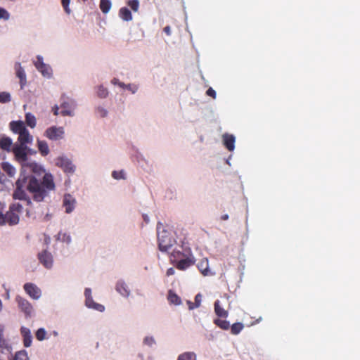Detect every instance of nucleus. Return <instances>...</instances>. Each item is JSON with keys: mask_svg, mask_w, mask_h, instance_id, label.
Returning a JSON list of instances; mask_svg holds the SVG:
<instances>
[{"mask_svg": "<svg viewBox=\"0 0 360 360\" xmlns=\"http://www.w3.org/2000/svg\"><path fill=\"white\" fill-rule=\"evenodd\" d=\"M53 176L50 173H46L41 180H39L34 175H25L20 173L15 182V188L13 193L15 200H25L27 205L32 204L31 198L26 191L31 194L32 199L36 202H41L49 195V193L55 190Z\"/></svg>", "mask_w": 360, "mask_h": 360, "instance_id": "nucleus-1", "label": "nucleus"}, {"mask_svg": "<svg viewBox=\"0 0 360 360\" xmlns=\"http://www.w3.org/2000/svg\"><path fill=\"white\" fill-rule=\"evenodd\" d=\"M157 233L159 250L161 252H168L175 243V240L160 222L157 224Z\"/></svg>", "mask_w": 360, "mask_h": 360, "instance_id": "nucleus-2", "label": "nucleus"}, {"mask_svg": "<svg viewBox=\"0 0 360 360\" xmlns=\"http://www.w3.org/2000/svg\"><path fill=\"white\" fill-rule=\"evenodd\" d=\"M9 125L11 130L13 133L18 134V141L19 144L27 146V143H32V136L22 121H12Z\"/></svg>", "mask_w": 360, "mask_h": 360, "instance_id": "nucleus-3", "label": "nucleus"}, {"mask_svg": "<svg viewBox=\"0 0 360 360\" xmlns=\"http://www.w3.org/2000/svg\"><path fill=\"white\" fill-rule=\"evenodd\" d=\"M18 309L22 311L26 318H30L34 313V308L32 304L25 297L17 295L15 298Z\"/></svg>", "mask_w": 360, "mask_h": 360, "instance_id": "nucleus-4", "label": "nucleus"}, {"mask_svg": "<svg viewBox=\"0 0 360 360\" xmlns=\"http://www.w3.org/2000/svg\"><path fill=\"white\" fill-rule=\"evenodd\" d=\"M56 165L68 174H73L75 171V166L72 164V161L64 156L57 158L56 159Z\"/></svg>", "mask_w": 360, "mask_h": 360, "instance_id": "nucleus-5", "label": "nucleus"}, {"mask_svg": "<svg viewBox=\"0 0 360 360\" xmlns=\"http://www.w3.org/2000/svg\"><path fill=\"white\" fill-rule=\"evenodd\" d=\"M195 262V259L191 251H188V255L174 264L176 268L181 271H184L193 266Z\"/></svg>", "mask_w": 360, "mask_h": 360, "instance_id": "nucleus-6", "label": "nucleus"}, {"mask_svg": "<svg viewBox=\"0 0 360 360\" xmlns=\"http://www.w3.org/2000/svg\"><path fill=\"white\" fill-rule=\"evenodd\" d=\"M44 135L50 140H59L63 137L64 129L63 127H51L45 131Z\"/></svg>", "mask_w": 360, "mask_h": 360, "instance_id": "nucleus-7", "label": "nucleus"}, {"mask_svg": "<svg viewBox=\"0 0 360 360\" xmlns=\"http://www.w3.org/2000/svg\"><path fill=\"white\" fill-rule=\"evenodd\" d=\"M27 146L25 145H15L13 148V153L18 162L27 160Z\"/></svg>", "mask_w": 360, "mask_h": 360, "instance_id": "nucleus-8", "label": "nucleus"}, {"mask_svg": "<svg viewBox=\"0 0 360 360\" xmlns=\"http://www.w3.org/2000/svg\"><path fill=\"white\" fill-rule=\"evenodd\" d=\"M25 292L33 300H38L41 295V291L35 284L32 283H26L23 285Z\"/></svg>", "mask_w": 360, "mask_h": 360, "instance_id": "nucleus-9", "label": "nucleus"}, {"mask_svg": "<svg viewBox=\"0 0 360 360\" xmlns=\"http://www.w3.org/2000/svg\"><path fill=\"white\" fill-rule=\"evenodd\" d=\"M34 66L44 76L50 77L51 68L44 63L41 56H37V60L34 61Z\"/></svg>", "mask_w": 360, "mask_h": 360, "instance_id": "nucleus-10", "label": "nucleus"}, {"mask_svg": "<svg viewBox=\"0 0 360 360\" xmlns=\"http://www.w3.org/2000/svg\"><path fill=\"white\" fill-rule=\"evenodd\" d=\"M15 75L20 79V89H22L27 84L25 72L21 64L18 62L15 64Z\"/></svg>", "mask_w": 360, "mask_h": 360, "instance_id": "nucleus-11", "label": "nucleus"}, {"mask_svg": "<svg viewBox=\"0 0 360 360\" xmlns=\"http://www.w3.org/2000/svg\"><path fill=\"white\" fill-rule=\"evenodd\" d=\"M38 258L40 262L47 269H50L53 265V257L47 250H44L39 253Z\"/></svg>", "mask_w": 360, "mask_h": 360, "instance_id": "nucleus-12", "label": "nucleus"}, {"mask_svg": "<svg viewBox=\"0 0 360 360\" xmlns=\"http://www.w3.org/2000/svg\"><path fill=\"white\" fill-rule=\"evenodd\" d=\"M75 199L70 194H65L63 198V206L67 213H70L75 208Z\"/></svg>", "mask_w": 360, "mask_h": 360, "instance_id": "nucleus-13", "label": "nucleus"}, {"mask_svg": "<svg viewBox=\"0 0 360 360\" xmlns=\"http://www.w3.org/2000/svg\"><path fill=\"white\" fill-rule=\"evenodd\" d=\"M188 251H191L190 249L186 250L184 252L181 250H174L170 255V261L174 264L177 262V261L181 260V259H184L187 255H188Z\"/></svg>", "mask_w": 360, "mask_h": 360, "instance_id": "nucleus-14", "label": "nucleus"}, {"mask_svg": "<svg viewBox=\"0 0 360 360\" xmlns=\"http://www.w3.org/2000/svg\"><path fill=\"white\" fill-rule=\"evenodd\" d=\"M21 335L23 338V345L25 347H29L32 345V337L30 330L25 327H22L20 329Z\"/></svg>", "mask_w": 360, "mask_h": 360, "instance_id": "nucleus-15", "label": "nucleus"}, {"mask_svg": "<svg viewBox=\"0 0 360 360\" xmlns=\"http://www.w3.org/2000/svg\"><path fill=\"white\" fill-rule=\"evenodd\" d=\"M223 142L225 147L232 151L235 148V137L231 134H225L223 135Z\"/></svg>", "mask_w": 360, "mask_h": 360, "instance_id": "nucleus-16", "label": "nucleus"}, {"mask_svg": "<svg viewBox=\"0 0 360 360\" xmlns=\"http://www.w3.org/2000/svg\"><path fill=\"white\" fill-rule=\"evenodd\" d=\"M214 313L218 317L220 318H227L229 316V312L227 310H225L221 306L219 300H216L214 304Z\"/></svg>", "mask_w": 360, "mask_h": 360, "instance_id": "nucleus-17", "label": "nucleus"}, {"mask_svg": "<svg viewBox=\"0 0 360 360\" xmlns=\"http://www.w3.org/2000/svg\"><path fill=\"white\" fill-rule=\"evenodd\" d=\"M198 270L203 276L210 275L209 262L207 258L202 259L197 265Z\"/></svg>", "mask_w": 360, "mask_h": 360, "instance_id": "nucleus-18", "label": "nucleus"}, {"mask_svg": "<svg viewBox=\"0 0 360 360\" xmlns=\"http://www.w3.org/2000/svg\"><path fill=\"white\" fill-rule=\"evenodd\" d=\"M72 103H69L67 101H63L61 105L60 108H62L60 113L63 116H72Z\"/></svg>", "mask_w": 360, "mask_h": 360, "instance_id": "nucleus-19", "label": "nucleus"}, {"mask_svg": "<svg viewBox=\"0 0 360 360\" xmlns=\"http://www.w3.org/2000/svg\"><path fill=\"white\" fill-rule=\"evenodd\" d=\"M19 222V215L15 212L9 210L8 212H6V223H8L10 225H15Z\"/></svg>", "mask_w": 360, "mask_h": 360, "instance_id": "nucleus-20", "label": "nucleus"}, {"mask_svg": "<svg viewBox=\"0 0 360 360\" xmlns=\"http://www.w3.org/2000/svg\"><path fill=\"white\" fill-rule=\"evenodd\" d=\"M116 290L124 297H128L130 294L129 289L123 281H118L117 283Z\"/></svg>", "mask_w": 360, "mask_h": 360, "instance_id": "nucleus-21", "label": "nucleus"}, {"mask_svg": "<svg viewBox=\"0 0 360 360\" xmlns=\"http://www.w3.org/2000/svg\"><path fill=\"white\" fill-rule=\"evenodd\" d=\"M86 305L89 308H92L94 309H96L99 311H103L105 309V307L103 305L101 304L96 303L92 297H89L88 299H86L85 300Z\"/></svg>", "mask_w": 360, "mask_h": 360, "instance_id": "nucleus-22", "label": "nucleus"}, {"mask_svg": "<svg viewBox=\"0 0 360 360\" xmlns=\"http://www.w3.org/2000/svg\"><path fill=\"white\" fill-rule=\"evenodd\" d=\"M12 146V140L7 136H3L0 139V148L2 150L10 151Z\"/></svg>", "mask_w": 360, "mask_h": 360, "instance_id": "nucleus-23", "label": "nucleus"}, {"mask_svg": "<svg viewBox=\"0 0 360 360\" xmlns=\"http://www.w3.org/2000/svg\"><path fill=\"white\" fill-rule=\"evenodd\" d=\"M1 168L10 177H13L15 174L16 170L15 167L9 162H2Z\"/></svg>", "mask_w": 360, "mask_h": 360, "instance_id": "nucleus-24", "label": "nucleus"}, {"mask_svg": "<svg viewBox=\"0 0 360 360\" xmlns=\"http://www.w3.org/2000/svg\"><path fill=\"white\" fill-rule=\"evenodd\" d=\"M37 146L41 155L46 156L49 153V146L45 141L38 140Z\"/></svg>", "mask_w": 360, "mask_h": 360, "instance_id": "nucleus-25", "label": "nucleus"}, {"mask_svg": "<svg viewBox=\"0 0 360 360\" xmlns=\"http://www.w3.org/2000/svg\"><path fill=\"white\" fill-rule=\"evenodd\" d=\"M119 15L120 17L125 21H130L132 20L131 11L126 7H122L120 9Z\"/></svg>", "mask_w": 360, "mask_h": 360, "instance_id": "nucleus-26", "label": "nucleus"}, {"mask_svg": "<svg viewBox=\"0 0 360 360\" xmlns=\"http://www.w3.org/2000/svg\"><path fill=\"white\" fill-rule=\"evenodd\" d=\"M112 6L111 1L110 0H100L99 7L103 13H108Z\"/></svg>", "mask_w": 360, "mask_h": 360, "instance_id": "nucleus-27", "label": "nucleus"}, {"mask_svg": "<svg viewBox=\"0 0 360 360\" xmlns=\"http://www.w3.org/2000/svg\"><path fill=\"white\" fill-rule=\"evenodd\" d=\"M214 323L223 330H229L230 328V323L226 320L216 319L214 320Z\"/></svg>", "mask_w": 360, "mask_h": 360, "instance_id": "nucleus-28", "label": "nucleus"}, {"mask_svg": "<svg viewBox=\"0 0 360 360\" xmlns=\"http://www.w3.org/2000/svg\"><path fill=\"white\" fill-rule=\"evenodd\" d=\"M177 360H196V355L191 352H184L178 356Z\"/></svg>", "mask_w": 360, "mask_h": 360, "instance_id": "nucleus-29", "label": "nucleus"}, {"mask_svg": "<svg viewBox=\"0 0 360 360\" xmlns=\"http://www.w3.org/2000/svg\"><path fill=\"white\" fill-rule=\"evenodd\" d=\"M25 121H26L27 124L29 127H30L31 128L35 127V126H36V118H35V117L32 114H31L30 112L26 113V115H25Z\"/></svg>", "mask_w": 360, "mask_h": 360, "instance_id": "nucleus-30", "label": "nucleus"}, {"mask_svg": "<svg viewBox=\"0 0 360 360\" xmlns=\"http://www.w3.org/2000/svg\"><path fill=\"white\" fill-rule=\"evenodd\" d=\"M243 328L244 326L242 323H235L231 326V333L233 335H238L240 333Z\"/></svg>", "mask_w": 360, "mask_h": 360, "instance_id": "nucleus-31", "label": "nucleus"}, {"mask_svg": "<svg viewBox=\"0 0 360 360\" xmlns=\"http://www.w3.org/2000/svg\"><path fill=\"white\" fill-rule=\"evenodd\" d=\"M46 331L44 330V328H42L38 329L35 334L36 338L39 341H42L44 339H46Z\"/></svg>", "mask_w": 360, "mask_h": 360, "instance_id": "nucleus-32", "label": "nucleus"}, {"mask_svg": "<svg viewBox=\"0 0 360 360\" xmlns=\"http://www.w3.org/2000/svg\"><path fill=\"white\" fill-rule=\"evenodd\" d=\"M5 351H8V345L3 335L0 333V352L4 353Z\"/></svg>", "mask_w": 360, "mask_h": 360, "instance_id": "nucleus-33", "label": "nucleus"}, {"mask_svg": "<svg viewBox=\"0 0 360 360\" xmlns=\"http://www.w3.org/2000/svg\"><path fill=\"white\" fill-rule=\"evenodd\" d=\"M11 101V95L9 93L3 91L0 93V103H6Z\"/></svg>", "mask_w": 360, "mask_h": 360, "instance_id": "nucleus-34", "label": "nucleus"}, {"mask_svg": "<svg viewBox=\"0 0 360 360\" xmlns=\"http://www.w3.org/2000/svg\"><path fill=\"white\" fill-rule=\"evenodd\" d=\"M127 5L131 8L132 11L134 12L138 11L139 8V2L138 0H129L127 2Z\"/></svg>", "mask_w": 360, "mask_h": 360, "instance_id": "nucleus-35", "label": "nucleus"}, {"mask_svg": "<svg viewBox=\"0 0 360 360\" xmlns=\"http://www.w3.org/2000/svg\"><path fill=\"white\" fill-rule=\"evenodd\" d=\"M168 299L170 302L174 303L175 304H179L181 303V299L179 298V297L174 293H172L171 292L169 294Z\"/></svg>", "mask_w": 360, "mask_h": 360, "instance_id": "nucleus-36", "label": "nucleus"}, {"mask_svg": "<svg viewBox=\"0 0 360 360\" xmlns=\"http://www.w3.org/2000/svg\"><path fill=\"white\" fill-rule=\"evenodd\" d=\"M112 176L115 179H124L125 174L123 170L121 171H113Z\"/></svg>", "mask_w": 360, "mask_h": 360, "instance_id": "nucleus-37", "label": "nucleus"}, {"mask_svg": "<svg viewBox=\"0 0 360 360\" xmlns=\"http://www.w3.org/2000/svg\"><path fill=\"white\" fill-rule=\"evenodd\" d=\"M70 3V0H61V4L64 8V11L68 15L71 13V10L69 7Z\"/></svg>", "mask_w": 360, "mask_h": 360, "instance_id": "nucleus-38", "label": "nucleus"}, {"mask_svg": "<svg viewBox=\"0 0 360 360\" xmlns=\"http://www.w3.org/2000/svg\"><path fill=\"white\" fill-rule=\"evenodd\" d=\"M10 210L15 212L17 214H19L22 210V206L20 203H14L11 205Z\"/></svg>", "mask_w": 360, "mask_h": 360, "instance_id": "nucleus-39", "label": "nucleus"}, {"mask_svg": "<svg viewBox=\"0 0 360 360\" xmlns=\"http://www.w3.org/2000/svg\"><path fill=\"white\" fill-rule=\"evenodd\" d=\"M97 93L98 96L101 98H105L108 94L107 89L104 88L102 86L98 87Z\"/></svg>", "mask_w": 360, "mask_h": 360, "instance_id": "nucleus-40", "label": "nucleus"}, {"mask_svg": "<svg viewBox=\"0 0 360 360\" xmlns=\"http://www.w3.org/2000/svg\"><path fill=\"white\" fill-rule=\"evenodd\" d=\"M9 18V13L5 8L0 7V19L8 20Z\"/></svg>", "mask_w": 360, "mask_h": 360, "instance_id": "nucleus-41", "label": "nucleus"}, {"mask_svg": "<svg viewBox=\"0 0 360 360\" xmlns=\"http://www.w3.org/2000/svg\"><path fill=\"white\" fill-rule=\"evenodd\" d=\"M155 340L153 337H146L143 340V343L148 346H152L155 344Z\"/></svg>", "mask_w": 360, "mask_h": 360, "instance_id": "nucleus-42", "label": "nucleus"}, {"mask_svg": "<svg viewBox=\"0 0 360 360\" xmlns=\"http://www.w3.org/2000/svg\"><path fill=\"white\" fill-rule=\"evenodd\" d=\"M202 300V296L200 293L197 294L195 297V307H198L200 305Z\"/></svg>", "mask_w": 360, "mask_h": 360, "instance_id": "nucleus-43", "label": "nucleus"}, {"mask_svg": "<svg viewBox=\"0 0 360 360\" xmlns=\"http://www.w3.org/2000/svg\"><path fill=\"white\" fill-rule=\"evenodd\" d=\"M206 94L209 96H211L212 98H216V91L211 87H210L207 91H206Z\"/></svg>", "mask_w": 360, "mask_h": 360, "instance_id": "nucleus-44", "label": "nucleus"}, {"mask_svg": "<svg viewBox=\"0 0 360 360\" xmlns=\"http://www.w3.org/2000/svg\"><path fill=\"white\" fill-rule=\"evenodd\" d=\"M126 89H127L128 90L131 91L133 94L136 92V91L138 89L136 86L132 85V84H127L126 86Z\"/></svg>", "mask_w": 360, "mask_h": 360, "instance_id": "nucleus-45", "label": "nucleus"}, {"mask_svg": "<svg viewBox=\"0 0 360 360\" xmlns=\"http://www.w3.org/2000/svg\"><path fill=\"white\" fill-rule=\"evenodd\" d=\"M84 295L86 299H88L89 297H92L91 296V290L90 288H86L84 290Z\"/></svg>", "mask_w": 360, "mask_h": 360, "instance_id": "nucleus-46", "label": "nucleus"}, {"mask_svg": "<svg viewBox=\"0 0 360 360\" xmlns=\"http://www.w3.org/2000/svg\"><path fill=\"white\" fill-rule=\"evenodd\" d=\"M175 274V270L174 268L171 267V268H169L167 270V272H166V275L167 276H172Z\"/></svg>", "mask_w": 360, "mask_h": 360, "instance_id": "nucleus-47", "label": "nucleus"}, {"mask_svg": "<svg viewBox=\"0 0 360 360\" xmlns=\"http://www.w3.org/2000/svg\"><path fill=\"white\" fill-rule=\"evenodd\" d=\"M163 31L167 35V36H170L171 35V28L169 26H166L164 29H163Z\"/></svg>", "mask_w": 360, "mask_h": 360, "instance_id": "nucleus-48", "label": "nucleus"}, {"mask_svg": "<svg viewBox=\"0 0 360 360\" xmlns=\"http://www.w3.org/2000/svg\"><path fill=\"white\" fill-rule=\"evenodd\" d=\"M53 112L55 115H58L59 114V108L58 107V105H55L53 108Z\"/></svg>", "mask_w": 360, "mask_h": 360, "instance_id": "nucleus-49", "label": "nucleus"}, {"mask_svg": "<svg viewBox=\"0 0 360 360\" xmlns=\"http://www.w3.org/2000/svg\"><path fill=\"white\" fill-rule=\"evenodd\" d=\"M5 181L4 174L0 171V183H3Z\"/></svg>", "mask_w": 360, "mask_h": 360, "instance_id": "nucleus-50", "label": "nucleus"}, {"mask_svg": "<svg viewBox=\"0 0 360 360\" xmlns=\"http://www.w3.org/2000/svg\"><path fill=\"white\" fill-rule=\"evenodd\" d=\"M229 219V215L228 214H223L221 217V219L223 220V221H225V220H227Z\"/></svg>", "mask_w": 360, "mask_h": 360, "instance_id": "nucleus-51", "label": "nucleus"}, {"mask_svg": "<svg viewBox=\"0 0 360 360\" xmlns=\"http://www.w3.org/2000/svg\"><path fill=\"white\" fill-rule=\"evenodd\" d=\"M143 220L146 223H148L149 222V218L147 215L146 214H143Z\"/></svg>", "mask_w": 360, "mask_h": 360, "instance_id": "nucleus-52", "label": "nucleus"}, {"mask_svg": "<svg viewBox=\"0 0 360 360\" xmlns=\"http://www.w3.org/2000/svg\"><path fill=\"white\" fill-rule=\"evenodd\" d=\"M100 111L101 113V116L104 117L107 115V111L105 110L101 109Z\"/></svg>", "mask_w": 360, "mask_h": 360, "instance_id": "nucleus-53", "label": "nucleus"}, {"mask_svg": "<svg viewBox=\"0 0 360 360\" xmlns=\"http://www.w3.org/2000/svg\"><path fill=\"white\" fill-rule=\"evenodd\" d=\"M112 82L113 84H118V83H119L120 82H119V80H118L117 79L114 78V79H112Z\"/></svg>", "mask_w": 360, "mask_h": 360, "instance_id": "nucleus-54", "label": "nucleus"}, {"mask_svg": "<svg viewBox=\"0 0 360 360\" xmlns=\"http://www.w3.org/2000/svg\"><path fill=\"white\" fill-rule=\"evenodd\" d=\"M118 85H119L120 86L122 87V88H126V86H127L126 84H124V83H122V82H119V83H118Z\"/></svg>", "mask_w": 360, "mask_h": 360, "instance_id": "nucleus-55", "label": "nucleus"}, {"mask_svg": "<svg viewBox=\"0 0 360 360\" xmlns=\"http://www.w3.org/2000/svg\"><path fill=\"white\" fill-rule=\"evenodd\" d=\"M37 167H39V166H38L37 164H34V165H33V167H32L33 171H35V169H36Z\"/></svg>", "mask_w": 360, "mask_h": 360, "instance_id": "nucleus-56", "label": "nucleus"}, {"mask_svg": "<svg viewBox=\"0 0 360 360\" xmlns=\"http://www.w3.org/2000/svg\"><path fill=\"white\" fill-rule=\"evenodd\" d=\"M0 360H4V359L0 357Z\"/></svg>", "mask_w": 360, "mask_h": 360, "instance_id": "nucleus-57", "label": "nucleus"}]
</instances>
